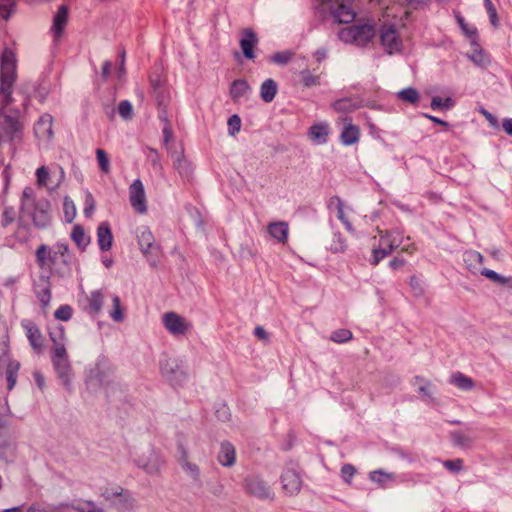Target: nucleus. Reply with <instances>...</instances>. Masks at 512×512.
Listing matches in <instances>:
<instances>
[{
	"label": "nucleus",
	"mask_w": 512,
	"mask_h": 512,
	"mask_svg": "<svg viewBox=\"0 0 512 512\" xmlns=\"http://www.w3.org/2000/svg\"><path fill=\"white\" fill-rule=\"evenodd\" d=\"M354 0H328L325 9L336 23L348 24L355 20Z\"/></svg>",
	"instance_id": "5"
},
{
	"label": "nucleus",
	"mask_w": 512,
	"mask_h": 512,
	"mask_svg": "<svg viewBox=\"0 0 512 512\" xmlns=\"http://www.w3.org/2000/svg\"><path fill=\"white\" fill-rule=\"evenodd\" d=\"M240 47L247 59H254V48L258 44V37L251 28H245L240 32Z\"/></svg>",
	"instance_id": "16"
},
{
	"label": "nucleus",
	"mask_w": 512,
	"mask_h": 512,
	"mask_svg": "<svg viewBox=\"0 0 512 512\" xmlns=\"http://www.w3.org/2000/svg\"><path fill=\"white\" fill-rule=\"evenodd\" d=\"M49 337L52 342L50 355L53 366L61 377H67L71 370V365L65 346L66 333L64 327L60 326L57 328V331L50 332Z\"/></svg>",
	"instance_id": "3"
},
{
	"label": "nucleus",
	"mask_w": 512,
	"mask_h": 512,
	"mask_svg": "<svg viewBox=\"0 0 512 512\" xmlns=\"http://www.w3.org/2000/svg\"><path fill=\"white\" fill-rule=\"evenodd\" d=\"M77 512H104L102 508L98 507L92 501H84L79 505L73 507Z\"/></svg>",
	"instance_id": "47"
},
{
	"label": "nucleus",
	"mask_w": 512,
	"mask_h": 512,
	"mask_svg": "<svg viewBox=\"0 0 512 512\" xmlns=\"http://www.w3.org/2000/svg\"><path fill=\"white\" fill-rule=\"evenodd\" d=\"M277 90V83L274 80H265L260 87L261 99L266 103L271 102L275 98Z\"/></svg>",
	"instance_id": "27"
},
{
	"label": "nucleus",
	"mask_w": 512,
	"mask_h": 512,
	"mask_svg": "<svg viewBox=\"0 0 512 512\" xmlns=\"http://www.w3.org/2000/svg\"><path fill=\"white\" fill-rule=\"evenodd\" d=\"M378 235V245L374 246L372 250L371 263L373 265H377L382 259L390 255L395 250L394 240L386 230H378Z\"/></svg>",
	"instance_id": "9"
},
{
	"label": "nucleus",
	"mask_w": 512,
	"mask_h": 512,
	"mask_svg": "<svg viewBox=\"0 0 512 512\" xmlns=\"http://www.w3.org/2000/svg\"><path fill=\"white\" fill-rule=\"evenodd\" d=\"M250 90V86L248 82L244 79H238L232 82L230 87V96L232 100L237 103L239 100L244 97L248 91Z\"/></svg>",
	"instance_id": "24"
},
{
	"label": "nucleus",
	"mask_w": 512,
	"mask_h": 512,
	"mask_svg": "<svg viewBox=\"0 0 512 512\" xmlns=\"http://www.w3.org/2000/svg\"><path fill=\"white\" fill-rule=\"evenodd\" d=\"M36 183L38 187H46L49 179V170L46 166H41L36 171Z\"/></svg>",
	"instance_id": "46"
},
{
	"label": "nucleus",
	"mask_w": 512,
	"mask_h": 512,
	"mask_svg": "<svg viewBox=\"0 0 512 512\" xmlns=\"http://www.w3.org/2000/svg\"><path fill=\"white\" fill-rule=\"evenodd\" d=\"M71 239L80 251H85L90 243V237L86 234L83 226L75 225L71 232Z\"/></svg>",
	"instance_id": "22"
},
{
	"label": "nucleus",
	"mask_w": 512,
	"mask_h": 512,
	"mask_svg": "<svg viewBox=\"0 0 512 512\" xmlns=\"http://www.w3.org/2000/svg\"><path fill=\"white\" fill-rule=\"evenodd\" d=\"M443 465L450 472L457 473L463 469V460L460 458L454 460H445Z\"/></svg>",
	"instance_id": "50"
},
{
	"label": "nucleus",
	"mask_w": 512,
	"mask_h": 512,
	"mask_svg": "<svg viewBox=\"0 0 512 512\" xmlns=\"http://www.w3.org/2000/svg\"><path fill=\"white\" fill-rule=\"evenodd\" d=\"M229 133L234 136L241 129V119L238 115L234 114L228 119Z\"/></svg>",
	"instance_id": "52"
},
{
	"label": "nucleus",
	"mask_w": 512,
	"mask_h": 512,
	"mask_svg": "<svg viewBox=\"0 0 512 512\" xmlns=\"http://www.w3.org/2000/svg\"><path fill=\"white\" fill-rule=\"evenodd\" d=\"M73 316V309L70 305L64 304L61 305L54 312V317L60 321H69Z\"/></svg>",
	"instance_id": "41"
},
{
	"label": "nucleus",
	"mask_w": 512,
	"mask_h": 512,
	"mask_svg": "<svg viewBox=\"0 0 512 512\" xmlns=\"http://www.w3.org/2000/svg\"><path fill=\"white\" fill-rule=\"evenodd\" d=\"M16 236L18 237L19 241H21L23 243L28 242L30 239L29 229L26 226L19 224L17 232H16Z\"/></svg>",
	"instance_id": "54"
},
{
	"label": "nucleus",
	"mask_w": 512,
	"mask_h": 512,
	"mask_svg": "<svg viewBox=\"0 0 512 512\" xmlns=\"http://www.w3.org/2000/svg\"><path fill=\"white\" fill-rule=\"evenodd\" d=\"M483 275H485L487 278H489L490 280L495 281V282H501V283L505 282L503 277H501L500 275H498L496 272H494L492 270H485L483 272Z\"/></svg>",
	"instance_id": "59"
},
{
	"label": "nucleus",
	"mask_w": 512,
	"mask_h": 512,
	"mask_svg": "<svg viewBox=\"0 0 512 512\" xmlns=\"http://www.w3.org/2000/svg\"><path fill=\"white\" fill-rule=\"evenodd\" d=\"M376 35L375 23L368 20H358L354 24L342 28L338 33L341 41L360 48H365L373 43Z\"/></svg>",
	"instance_id": "2"
},
{
	"label": "nucleus",
	"mask_w": 512,
	"mask_h": 512,
	"mask_svg": "<svg viewBox=\"0 0 512 512\" xmlns=\"http://www.w3.org/2000/svg\"><path fill=\"white\" fill-rule=\"evenodd\" d=\"M32 221L37 228H45L48 226L50 218L46 211L36 209L32 214Z\"/></svg>",
	"instance_id": "36"
},
{
	"label": "nucleus",
	"mask_w": 512,
	"mask_h": 512,
	"mask_svg": "<svg viewBox=\"0 0 512 512\" xmlns=\"http://www.w3.org/2000/svg\"><path fill=\"white\" fill-rule=\"evenodd\" d=\"M329 249L333 253H343L347 249L346 240L340 233H335L330 243Z\"/></svg>",
	"instance_id": "33"
},
{
	"label": "nucleus",
	"mask_w": 512,
	"mask_h": 512,
	"mask_svg": "<svg viewBox=\"0 0 512 512\" xmlns=\"http://www.w3.org/2000/svg\"><path fill=\"white\" fill-rule=\"evenodd\" d=\"M245 490L248 494L259 499L270 498L272 495L270 487L257 476H251L245 480Z\"/></svg>",
	"instance_id": "14"
},
{
	"label": "nucleus",
	"mask_w": 512,
	"mask_h": 512,
	"mask_svg": "<svg viewBox=\"0 0 512 512\" xmlns=\"http://www.w3.org/2000/svg\"><path fill=\"white\" fill-rule=\"evenodd\" d=\"M68 21L69 8L67 5H61L53 17V23L50 29L55 43H58L63 39Z\"/></svg>",
	"instance_id": "11"
},
{
	"label": "nucleus",
	"mask_w": 512,
	"mask_h": 512,
	"mask_svg": "<svg viewBox=\"0 0 512 512\" xmlns=\"http://www.w3.org/2000/svg\"><path fill=\"white\" fill-rule=\"evenodd\" d=\"M104 294L97 290L92 291L89 295L86 296V305L84 307L85 311L90 315L98 314L104 303Z\"/></svg>",
	"instance_id": "18"
},
{
	"label": "nucleus",
	"mask_w": 512,
	"mask_h": 512,
	"mask_svg": "<svg viewBox=\"0 0 512 512\" xmlns=\"http://www.w3.org/2000/svg\"><path fill=\"white\" fill-rule=\"evenodd\" d=\"M482 114L485 116V118L489 121V123L491 125H493V126H497L498 125L497 118L494 115H492L491 113H489L486 110H483Z\"/></svg>",
	"instance_id": "63"
},
{
	"label": "nucleus",
	"mask_w": 512,
	"mask_h": 512,
	"mask_svg": "<svg viewBox=\"0 0 512 512\" xmlns=\"http://www.w3.org/2000/svg\"><path fill=\"white\" fill-rule=\"evenodd\" d=\"M177 372L182 373L181 367L175 359H166L161 363V373L166 377H170Z\"/></svg>",
	"instance_id": "31"
},
{
	"label": "nucleus",
	"mask_w": 512,
	"mask_h": 512,
	"mask_svg": "<svg viewBox=\"0 0 512 512\" xmlns=\"http://www.w3.org/2000/svg\"><path fill=\"white\" fill-rule=\"evenodd\" d=\"M157 102H158V106L159 107H163V111L166 110V107L169 103V93L166 89H163V90H157Z\"/></svg>",
	"instance_id": "53"
},
{
	"label": "nucleus",
	"mask_w": 512,
	"mask_h": 512,
	"mask_svg": "<svg viewBox=\"0 0 512 512\" xmlns=\"http://www.w3.org/2000/svg\"><path fill=\"white\" fill-rule=\"evenodd\" d=\"M391 238L394 240L395 250L399 249L401 252L413 254L417 247L414 242L411 241L409 236H404V230L400 227H394L386 230Z\"/></svg>",
	"instance_id": "13"
},
{
	"label": "nucleus",
	"mask_w": 512,
	"mask_h": 512,
	"mask_svg": "<svg viewBox=\"0 0 512 512\" xmlns=\"http://www.w3.org/2000/svg\"><path fill=\"white\" fill-rule=\"evenodd\" d=\"M17 0H0V15L7 20L16 10Z\"/></svg>",
	"instance_id": "38"
},
{
	"label": "nucleus",
	"mask_w": 512,
	"mask_h": 512,
	"mask_svg": "<svg viewBox=\"0 0 512 512\" xmlns=\"http://www.w3.org/2000/svg\"><path fill=\"white\" fill-rule=\"evenodd\" d=\"M69 251V246L66 243H57L54 250L45 244H41L35 251L36 262L39 268L52 270L57 257L65 258Z\"/></svg>",
	"instance_id": "4"
},
{
	"label": "nucleus",
	"mask_w": 512,
	"mask_h": 512,
	"mask_svg": "<svg viewBox=\"0 0 512 512\" xmlns=\"http://www.w3.org/2000/svg\"><path fill=\"white\" fill-rule=\"evenodd\" d=\"M36 296L43 308H47L49 306L52 294L51 284L48 278L44 279L41 284L36 286Z\"/></svg>",
	"instance_id": "23"
},
{
	"label": "nucleus",
	"mask_w": 512,
	"mask_h": 512,
	"mask_svg": "<svg viewBox=\"0 0 512 512\" xmlns=\"http://www.w3.org/2000/svg\"><path fill=\"white\" fill-rule=\"evenodd\" d=\"M283 489L289 494L293 495L300 491L301 478L297 471L294 469H286L281 476Z\"/></svg>",
	"instance_id": "17"
},
{
	"label": "nucleus",
	"mask_w": 512,
	"mask_h": 512,
	"mask_svg": "<svg viewBox=\"0 0 512 512\" xmlns=\"http://www.w3.org/2000/svg\"><path fill=\"white\" fill-rule=\"evenodd\" d=\"M301 82L305 87H312L320 84L319 75L311 73L309 70H304L300 74Z\"/></svg>",
	"instance_id": "39"
},
{
	"label": "nucleus",
	"mask_w": 512,
	"mask_h": 512,
	"mask_svg": "<svg viewBox=\"0 0 512 512\" xmlns=\"http://www.w3.org/2000/svg\"><path fill=\"white\" fill-rule=\"evenodd\" d=\"M453 438L458 445H466L470 441L466 436L460 433H455Z\"/></svg>",
	"instance_id": "62"
},
{
	"label": "nucleus",
	"mask_w": 512,
	"mask_h": 512,
	"mask_svg": "<svg viewBox=\"0 0 512 512\" xmlns=\"http://www.w3.org/2000/svg\"><path fill=\"white\" fill-rule=\"evenodd\" d=\"M450 383L462 390H471L475 386L474 381L461 372L453 373L450 377Z\"/></svg>",
	"instance_id": "28"
},
{
	"label": "nucleus",
	"mask_w": 512,
	"mask_h": 512,
	"mask_svg": "<svg viewBox=\"0 0 512 512\" xmlns=\"http://www.w3.org/2000/svg\"><path fill=\"white\" fill-rule=\"evenodd\" d=\"M174 167L178 170L180 175L188 174L189 166L182 152L177 155L176 160L174 161Z\"/></svg>",
	"instance_id": "45"
},
{
	"label": "nucleus",
	"mask_w": 512,
	"mask_h": 512,
	"mask_svg": "<svg viewBox=\"0 0 512 512\" xmlns=\"http://www.w3.org/2000/svg\"><path fill=\"white\" fill-rule=\"evenodd\" d=\"M16 219V211L13 207H6L1 215V224L3 227L11 225Z\"/></svg>",
	"instance_id": "43"
},
{
	"label": "nucleus",
	"mask_w": 512,
	"mask_h": 512,
	"mask_svg": "<svg viewBox=\"0 0 512 512\" xmlns=\"http://www.w3.org/2000/svg\"><path fill=\"white\" fill-rule=\"evenodd\" d=\"M34 200H35V192H34L33 188L26 187L22 193V204L24 205L28 202H34Z\"/></svg>",
	"instance_id": "58"
},
{
	"label": "nucleus",
	"mask_w": 512,
	"mask_h": 512,
	"mask_svg": "<svg viewBox=\"0 0 512 512\" xmlns=\"http://www.w3.org/2000/svg\"><path fill=\"white\" fill-rule=\"evenodd\" d=\"M457 22L461 27L462 31L470 38H474L477 35V29L474 26L467 24L461 15L456 16Z\"/></svg>",
	"instance_id": "48"
},
{
	"label": "nucleus",
	"mask_w": 512,
	"mask_h": 512,
	"mask_svg": "<svg viewBox=\"0 0 512 512\" xmlns=\"http://www.w3.org/2000/svg\"><path fill=\"white\" fill-rule=\"evenodd\" d=\"M406 1H407V4L414 9L425 6L429 2V0H406Z\"/></svg>",
	"instance_id": "61"
},
{
	"label": "nucleus",
	"mask_w": 512,
	"mask_h": 512,
	"mask_svg": "<svg viewBox=\"0 0 512 512\" xmlns=\"http://www.w3.org/2000/svg\"><path fill=\"white\" fill-rule=\"evenodd\" d=\"M96 158H97V162H98V166H99L100 170L104 174H109L110 173V162H109V157H108V154L106 153V151L104 149L98 148L96 150Z\"/></svg>",
	"instance_id": "34"
},
{
	"label": "nucleus",
	"mask_w": 512,
	"mask_h": 512,
	"mask_svg": "<svg viewBox=\"0 0 512 512\" xmlns=\"http://www.w3.org/2000/svg\"><path fill=\"white\" fill-rule=\"evenodd\" d=\"M129 202L135 212L144 214L147 212V200L141 180L136 179L129 187Z\"/></svg>",
	"instance_id": "10"
},
{
	"label": "nucleus",
	"mask_w": 512,
	"mask_h": 512,
	"mask_svg": "<svg viewBox=\"0 0 512 512\" xmlns=\"http://www.w3.org/2000/svg\"><path fill=\"white\" fill-rule=\"evenodd\" d=\"M369 478L372 482H375L380 487L385 488L389 483L395 480V475L383 470H375L369 473Z\"/></svg>",
	"instance_id": "29"
},
{
	"label": "nucleus",
	"mask_w": 512,
	"mask_h": 512,
	"mask_svg": "<svg viewBox=\"0 0 512 512\" xmlns=\"http://www.w3.org/2000/svg\"><path fill=\"white\" fill-rule=\"evenodd\" d=\"M236 452L235 448L230 443H223L218 454V461L223 466H231L235 462Z\"/></svg>",
	"instance_id": "25"
},
{
	"label": "nucleus",
	"mask_w": 512,
	"mask_h": 512,
	"mask_svg": "<svg viewBox=\"0 0 512 512\" xmlns=\"http://www.w3.org/2000/svg\"><path fill=\"white\" fill-rule=\"evenodd\" d=\"M118 112L120 116L126 120L131 119L133 115V108L129 101L123 100L118 105Z\"/></svg>",
	"instance_id": "49"
},
{
	"label": "nucleus",
	"mask_w": 512,
	"mask_h": 512,
	"mask_svg": "<svg viewBox=\"0 0 512 512\" xmlns=\"http://www.w3.org/2000/svg\"><path fill=\"white\" fill-rule=\"evenodd\" d=\"M113 307L110 311V316L115 322H121L124 319V308L121 305L120 298L114 296L112 299Z\"/></svg>",
	"instance_id": "35"
},
{
	"label": "nucleus",
	"mask_w": 512,
	"mask_h": 512,
	"mask_svg": "<svg viewBox=\"0 0 512 512\" xmlns=\"http://www.w3.org/2000/svg\"><path fill=\"white\" fill-rule=\"evenodd\" d=\"M502 126L507 134L512 135V119H505Z\"/></svg>",
	"instance_id": "64"
},
{
	"label": "nucleus",
	"mask_w": 512,
	"mask_h": 512,
	"mask_svg": "<svg viewBox=\"0 0 512 512\" xmlns=\"http://www.w3.org/2000/svg\"><path fill=\"white\" fill-rule=\"evenodd\" d=\"M63 212H64L65 220L67 222L71 223L76 216V207H75L73 201L68 197L64 198Z\"/></svg>",
	"instance_id": "40"
},
{
	"label": "nucleus",
	"mask_w": 512,
	"mask_h": 512,
	"mask_svg": "<svg viewBox=\"0 0 512 512\" xmlns=\"http://www.w3.org/2000/svg\"><path fill=\"white\" fill-rule=\"evenodd\" d=\"M63 506L64 505H60V506L46 505V506H44V505L34 504L31 507H29L27 512H60V509Z\"/></svg>",
	"instance_id": "51"
},
{
	"label": "nucleus",
	"mask_w": 512,
	"mask_h": 512,
	"mask_svg": "<svg viewBox=\"0 0 512 512\" xmlns=\"http://www.w3.org/2000/svg\"><path fill=\"white\" fill-rule=\"evenodd\" d=\"M22 327L34 352L42 354L45 349V338L40 328L32 321L23 322Z\"/></svg>",
	"instance_id": "12"
},
{
	"label": "nucleus",
	"mask_w": 512,
	"mask_h": 512,
	"mask_svg": "<svg viewBox=\"0 0 512 512\" xmlns=\"http://www.w3.org/2000/svg\"><path fill=\"white\" fill-rule=\"evenodd\" d=\"M164 327L174 336H183L191 329V323L175 312H167L162 317Z\"/></svg>",
	"instance_id": "8"
},
{
	"label": "nucleus",
	"mask_w": 512,
	"mask_h": 512,
	"mask_svg": "<svg viewBox=\"0 0 512 512\" xmlns=\"http://www.w3.org/2000/svg\"><path fill=\"white\" fill-rule=\"evenodd\" d=\"M485 5H486V9L488 11V14L490 16V20L492 22V24L495 26L497 24V11H496V8L494 7V5L492 4V2L490 0H485Z\"/></svg>",
	"instance_id": "56"
},
{
	"label": "nucleus",
	"mask_w": 512,
	"mask_h": 512,
	"mask_svg": "<svg viewBox=\"0 0 512 512\" xmlns=\"http://www.w3.org/2000/svg\"><path fill=\"white\" fill-rule=\"evenodd\" d=\"M150 83H151V86L153 87L154 91L165 89L164 88L165 80L162 79V77L160 75H157L155 77L150 76Z\"/></svg>",
	"instance_id": "57"
},
{
	"label": "nucleus",
	"mask_w": 512,
	"mask_h": 512,
	"mask_svg": "<svg viewBox=\"0 0 512 512\" xmlns=\"http://www.w3.org/2000/svg\"><path fill=\"white\" fill-rule=\"evenodd\" d=\"M352 332L345 328H340L332 332L330 339L335 343H345L352 339Z\"/></svg>",
	"instance_id": "37"
},
{
	"label": "nucleus",
	"mask_w": 512,
	"mask_h": 512,
	"mask_svg": "<svg viewBox=\"0 0 512 512\" xmlns=\"http://www.w3.org/2000/svg\"><path fill=\"white\" fill-rule=\"evenodd\" d=\"M333 109L339 113H349L355 111L359 106L349 98L339 99L332 105Z\"/></svg>",
	"instance_id": "30"
},
{
	"label": "nucleus",
	"mask_w": 512,
	"mask_h": 512,
	"mask_svg": "<svg viewBox=\"0 0 512 512\" xmlns=\"http://www.w3.org/2000/svg\"><path fill=\"white\" fill-rule=\"evenodd\" d=\"M379 42L383 50L389 55L401 53L404 48L400 32L394 25L385 24L381 26Z\"/></svg>",
	"instance_id": "6"
},
{
	"label": "nucleus",
	"mask_w": 512,
	"mask_h": 512,
	"mask_svg": "<svg viewBox=\"0 0 512 512\" xmlns=\"http://www.w3.org/2000/svg\"><path fill=\"white\" fill-rule=\"evenodd\" d=\"M268 232L279 243L285 244L288 240V224L286 222L270 223L268 225Z\"/></svg>",
	"instance_id": "21"
},
{
	"label": "nucleus",
	"mask_w": 512,
	"mask_h": 512,
	"mask_svg": "<svg viewBox=\"0 0 512 512\" xmlns=\"http://www.w3.org/2000/svg\"><path fill=\"white\" fill-rule=\"evenodd\" d=\"M344 124L340 134V140L344 145H353L359 142L361 130L359 126L352 123V119L348 116L340 118Z\"/></svg>",
	"instance_id": "15"
},
{
	"label": "nucleus",
	"mask_w": 512,
	"mask_h": 512,
	"mask_svg": "<svg viewBox=\"0 0 512 512\" xmlns=\"http://www.w3.org/2000/svg\"><path fill=\"white\" fill-rule=\"evenodd\" d=\"M397 97L401 101L407 102V103H410V104H417L419 99H420L419 93L414 88H407V89H404V90L400 91L397 94Z\"/></svg>",
	"instance_id": "32"
},
{
	"label": "nucleus",
	"mask_w": 512,
	"mask_h": 512,
	"mask_svg": "<svg viewBox=\"0 0 512 512\" xmlns=\"http://www.w3.org/2000/svg\"><path fill=\"white\" fill-rule=\"evenodd\" d=\"M328 209L331 213H335L339 220L349 226L348 220L345 215V205L338 196H333L328 201Z\"/></svg>",
	"instance_id": "26"
},
{
	"label": "nucleus",
	"mask_w": 512,
	"mask_h": 512,
	"mask_svg": "<svg viewBox=\"0 0 512 512\" xmlns=\"http://www.w3.org/2000/svg\"><path fill=\"white\" fill-rule=\"evenodd\" d=\"M453 106V101L450 97H447L445 99L436 96L432 98L431 101V108L432 109H449Z\"/></svg>",
	"instance_id": "42"
},
{
	"label": "nucleus",
	"mask_w": 512,
	"mask_h": 512,
	"mask_svg": "<svg viewBox=\"0 0 512 512\" xmlns=\"http://www.w3.org/2000/svg\"><path fill=\"white\" fill-rule=\"evenodd\" d=\"M330 130L327 123L319 122L313 124L308 130V137L313 142L323 144L327 142Z\"/></svg>",
	"instance_id": "19"
},
{
	"label": "nucleus",
	"mask_w": 512,
	"mask_h": 512,
	"mask_svg": "<svg viewBox=\"0 0 512 512\" xmlns=\"http://www.w3.org/2000/svg\"><path fill=\"white\" fill-rule=\"evenodd\" d=\"M357 470L352 464H344L341 468V477L345 483L350 485Z\"/></svg>",
	"instance_id": "44"
},
{
	"label": "nucleus",
	"mask_w": 512,
	"mask_h": 512,
	"mask_svg": "<svg viewBox=\"0 0 512 512\" xmlns=\"http://www.w3.org/2000/svg\"><path fill=\"white\" fill-rule=\"evenodd\" d=\"M139 246L150 264L156 267L162 263L164 254L161 247L155 242L153 234L145 230L139 235Z\"/></svg>",
	"instance_id": "7"
},
{
	"label": "nucleus",
	"mask_w": 512,
	"mask_h": 512,
	"mask_svg": "<svg viewBox=\"0 0 512 512\" xmlns=\"http://www.w3.org/2000/svg\"><path fill=\"white\" fill-rule=\"evenodd\" d=\"M292 57L290 52H279L273 55V61L278 64H286Z\"/></svg>",
	"instance_id": "55"
},
{
	"label": "nucleus",
	"mask_w": 512,
	"mask_h": 512,
	"mask_svg": "<svg viewBox=\"0 0 512 512\" xmlns=\"http://www.w3.org/2000/svg\"><path fill=\"white\" fill-rule=\"evenodd\" d=\"M97 240L99 248L102 251H109L113 245V234L109 227V224L103 222L97 229Z\"/></svg>",
	"instance_id": "20"
},
{
	"label": "nucleus",
	"mask_w": 512,
	"mask_h": 512,
	"mask_svg": "<svg viewBox=\"0 0 512 512\" xmlns=\"http://www.w3.org/2000/svg\"><path fill=\"white\" fill-rule=\"evenodd\" d=\"M16 80V56L10 49H5L1 59L0 69V146L8 140L13 142L21 139L23 131V115L20 110L11 108L13 103L12 88Z\"/></svg>",
	"instance_id": "1"
},
{
	"label": "nucleus",
	"mask_w": 512,
	"mask_h": 512,
	"mask_svg": "<svg viewBox=\"0 0 512 512\" xmlns=\"http://www.w3.org/2000/svg\"><path fill=\"white\" fill-rule=\"evenodd\" d=\"M405 264H406V261L404 259H402V258H399V257H395L389 263L390 267L393 270L401 269V268H403L405 266Z\"/></svg>",
	"instance_id": "60"
}]
</instances>
